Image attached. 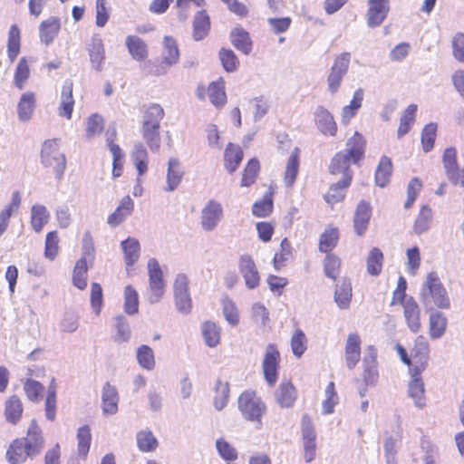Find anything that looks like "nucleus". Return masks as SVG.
Here are the masks:
<instances>
[{"label":"nucleus","mask_w":464,"mask_h":464,"mask_svg":"<svg viewBox=\"0 0 464 464\" xmlns=\"http://www.w3.org/2000/svg\"><path fill=\"white\" fill-rule=\"evenodd\" d=\"M225 168L233 173L243 160V151L239 146L228 143L224 152Z\"/></svg>","instance_id":"nucleus-36"},{"label":"nucleus","mask_w":464,"mask_h":464,"mask_svg":"<svg viewBox=\"0 0 464 464\" xmlns=\"http://www.w3.org/2000/svg\"><path fill=\"white\" fill-rule=\"evenodd\" d=\"M184 176L180 161L177 158H170L168 161L166 186L164 191L171 192L178 188Z\"/></svg>","instance_id":"nucleus-19"},{"label":"nucleus","mask_w":464,"mask_h":464,"mask_svg":"<svg viewBox=\"0 0 464 464\" xmlns=\"http://www.w3.org/2000/svg\"><path fill=\"white\" fill-rule=\"evenodd\" d=\"M314 121L319 131L325 136H335L337 124L333 114L324 106H317L314 111Z\"/></svg>","instance_id":"nucleus-16"},{"label":"nucleus","mask_w":464,"mask_h":464,"mask_svg":"<svg viewBox=\"0 0 464 464\" xmlns=\"http://www.w3.org/2000/svg\"><path fill=\"white\" fill-rule=\"evenodd\" d=\"M20 53V30L16 24L10 27L7 42V54L11 62H14Z\"/></svg>","instance_id":"nucleus-53"},{"label":"nucleus","mask_w":464,"mask_h":464,"mask_svg":"<svg viewBox=\"0 0 464 464\" xmlns=\"http://www.w3.org/2000/svg\"><path fill=\"white\" fill-rule=\"evenodd\" d=\"M179 51L177 42L170 36H165L163 40L162 62L172 66L179 62Z\"/></svg>","instance_id":"nucleus-38"},{"label":"nucleus","mask_w":464,"mask_h":464,"mask_svg":"<svg viewBox=\"0 0 464 464\" xmlns=\"http://www.w3.org/2000/svg\"><path fill=\"white\" fill-rule=\"evenodd\" d=\"M352 284L350 280L343 278L336 285L334 291V301L340 309H347L352 299Z\"/></svg>","instance_id":"nucleus-30"},{"label":"nucleus","mask_w":464,"mask_h":464,"mask_svg":"<svg viewBox=\"0 0 464 464\" xmlns=\"http://www.w3.org/2000/svg\"><path fill=\"white\" fill-rule=\"evenodd\" d=\"M164 117L163 108L157 103L150 104L144 110L142 116V126H160Z\"/></svg>","instance_id":"nucleus-41"},{"label":"nucleus","mask_w":464,"mask_h":464,"mask_svg":"<svg viewBox=\"0 0 464 464\" xmlns=\"http://www.w3.org/2000/svg\"><path fill=\"white\" fill-rule=\"evenodd\" d=\"M173 295L176 309L179 313L188 314L192 309L189 292V280L186 274H178L173 284Z\"/></svg>","instance_id":"nucleus-6"},{"label":"nucleus","mask_w":464,"mask_h":464,"mask_svg":"<svg viewBox=\"0 0 464 464\" xmlns=\"http://www.w3.org/2000/svg\"><path fill=\"white\" fill-rule=\"evenodd\" d=\"M299 155L300 150L298 148H295L287 160L284 182L288 188H291L296 179L299 170Z\"/></svg>","instance_id":"nucleus-28"},{"label":"nucleus","mask_w":464,"mask_h":464,"mask_svg":"<svg viewBox=\"0 0 464 464\" xmlns=\"http://www.w3.org/2000/svg\"><path fill=\"white\" fill-rule=\"evenodd\" d=\"M307 348V339L304 333L296 329L291 338V349L294 355L300 358Z\"/></svg>","instance_id":"nucleus-64"},{"label":"nucleus","mask_w":464,"mask_h":464,"mask_svg":"<svg viewBox=\"0 0 464 464\" xmlns=\"http://www.w3.org/2000/svg\"><path fill=\"white\" fill-rule=\"evenodd\" d=\"M50 212L46 207L35 204L31 208V225L35 233H40L43 227L49 222Z\"/></svg>","instance_id":"nucleus-35"},{"label":"nucleus","mask_w":464,"mask_h":464,"mask_svg":"<svg viewBox=\"0 0 464 464\" xmlns=\"http://www.w3.org/2000/svg\"><path fill=\"white\" fill-rule=\"evenodd\" d=\"M114 319L116 327V335L114 337V341L119 343L128 342L130 338L131 332L125 316L119 314L115 316Z\"/></svg>","instance_id":"nucleus-60"},{"label":"nucleus","mask_w":464,"mask_h":464,"mask_svg":"<svg viewBox=\"0 0 464 464\" xmlns=\"http://www.w3.org/2000/svg\"><path fill=\"white\" fill-rule=\"evenodd\" d=\"M77 451L81 458L85 459L90 450L92 434L88 425L80 427L77 430Z\"/></svg>","instance_id":"nucleus-48"},{"label":"nucleus","mask_w":464,"mask_h":464,"mask_svg":"<svg viewBox=\"0 0 464 464\" xmlns=\"http://www.w3.org/2000/svg\"><path fill=\"white\" fill-rule=\"evenodd\" d=\"M371 218V207L365 201H361L355 210L353 227L358 236H362Z\"/></svg>","instance_id":"nucleus-24"},{"label":"nucleus","mask_w":464,"mask_h":464,"mask_svg":"<svg viewBox=\"0 0 464 464\" xmlns=\"http://www.w3.org/2000/svg\"><path fill=\"white\" fill-rule=\"evenodd\" d=\"M238 409L247 420L262 425L261 418L266 412V405L262 400L252 392H245L238 398Z\"/></svg>","instance_id":"nucleus-4"},{"label":"nucleus","mask_w":464,"mask_h":464,"mask_svg":"<svg viewBox=\"0 0 464 464\" xmlns=\"http://www.w3.org/2000/svg\"><path fill=\"white\" fill-rule=\"evenodd\" d=\"M223 218V207L215 200H208L203 207L200 214V225L204 231H213Z\"/></svg>","instance_id":"nucleus-10"},{"label":"nucleus","mask_w":464,"mask_h":464,"mask_svg":"<svg viewBox=\"0 0 464 464\" xmlns=\"http://www.w3.org/2000/svg\"><path fill=\"white\" fill-rule=\"evenodd\" d=\"M72 86L73 84L71 80L64 81L62 88L60 105L58 108V114L68 120L72 118L74 106Z\"/></svg>","instance_id":"nucleus-21"},{"label":"nucleus","mask_w":464,"mask_h":464,"mask_svg":"<svg viewBox=\"0 0 464 464\" xmlns=\"http://www.w3.org/2000/svg\"><path fill=\"white\" fill-rule=\"evenodd\" d=\"M124 311L130 315L139 312V295L131 285H127L124 289Z\"/></svg>","instance_id":"nucleus-58"},{"label":"nucleus","mask_w":464,"mask_h":464,"mask_svg":"<svg viewBox=\"0 0 464 464\" xmlns=\"http://www.w3.org/2000/svg\"><path fill=\"white\" fill-rule=\"evenodd\" d=\"M41 161L45 167L53 169L57 179L62 178L66 167V159L60 151L56 140H48L44 142Z\"/></svg>","instance_id":"nucleus-5"},{"label":"nucleus","mask_w":464,"mask_h":464,"mask_svg":"<svg viewBox=\"0 0 464 464\" xmlns=\"http://www.w3.org/2000/svg\"><path fill=\"white\" fill-rule=\"evenodd\" d=\"M160 126H141V133L144 140L152 152H156L160 148Z\"/></svg>","instance_id":"nucleus-47"},{"label":"nucleus","mask_w":464,"mask_h":464,"mask_svg":"<svg viewBox=\"0 0 464 464\" xmlns=\"http://www.w3.org/2000/svg\"><path fill=\"white\" fill-rule=\"evenodd\" d=\"M417 111V105L411 104L403 111L401 117L400 126L397 130L398 137L401 138L409 132L411 124L415 120V113Z\"/></svg>","instance_id":"nucleus-57"},{"label":"nucleus","mask_w":464,"mask_h":464,"mask_svg":"<svg viewBox=\"0 0 464 464\" xmlns=\"http://www.w3.org/2000/svg\"><path fill=\"white\" fill-rule=\"evenodd\" d=\"M392 164L390 158L382 156L375 172V182L379 187H385L392 175Z\"/></svg>","instance_id":"nucleus-43"},{"label":"nucleus","mask_w":464,"mask_h":464,"mask_svg":"<svg viewBox=\"0 0 464 464\" xmlns=\"http://www.w3.org/2000/svg\"><path fill=\"white\" fill-rule=\"evenodd\" d=\"M90 64L95 72H102L105 63V48L102 39L99 35H93L87 44Z\"/></svg>","instance_id":"nucleus-15"},{"label":"nucleus","mask_w":464,"mask_h":464,"mask_svg":"<svg viewBox=\"0 0 464 464\" xmlns=\"http://www.w3.org/2000/svg\"><path fill=\"white\" fill-rule=\"evenodd\" d=\"M351 61V53L348 52L342 53L334 61L327 76V90L330 93L334 94L341 87L343 78L348 72Z\"/></svg>","instance_id":"nucleus-7"},{"label":"nucleus","mask_w":464,"mask_h":464,"mask_svg":"<svg viewBox=\"0 0 464 464\" xmlns=\"http://www.w3.org/2000/svg\"><path fill=\"white\" fill-rule=\"evenodd\" d=\"M351 184V178L348 175L346 179H341L338 182L333 184L327 194L324 196V199L328 203H336L341 201L345 196V189Z\"/></svg>","instance_id":"nucleus-42"},{"label":"nucleus","mask_w":464,"mask_h":464,"mask_svg":"<svg viewBox=\"0 0 464 464\" xmlns=\"http://www.w3.org/2000/svg\"><path fill=\"white\" fill-rule=\"evenodd\" d=\"M222 313L226 321L232 326H236L239 323V313L236 303L227 295L221 299Z\"/></svg>","instance_id":"nucleus-51"},{"label":"nucleus","mask_w":464,"mask_h":464,"mask_svg":"<svg viewBox=\"0 0 464 464\" xmlns=\"http://www.w3.org/2000/svg\"><path fill=\"white\" fill-rule=\"evenodd\" d=\"M133 208L132 199L129 196L124 197L115 211L108 217L107 223L112 227L119 226L131 214Z\"/></svg>","instance_id":"nucleus-22"},{"label":"nucleus","mask_w":464,"mask_h":464,"mask_svg":"<svg viewBox=\"0 0 464 464\" xmlns=\"http://www.w3.org/2000/svg\"><path fill=\"white\" fill-rule=\"evenodd\" d=\"M403 314L409 329L412 333H418L420 329V310L417 302L412 298H407L403 303Z\"/></svg>","instance_id":"nucleus-20"},{"label":"nucleus","mask_w":464,"mask_h":464,"mask_svg":"<svg viewBox=\"0 0 464 464\" xmlns=\"http://www.w3.org/2000/svg\"><path fill=\"white\" fill-rule=\"evenodd\" d=\"M210 29V19L205 10L198 11L193 20V38L196 41L204 39Z\"/></svg>","instance_id":"nucleus-29"},{"label":"nucleus","mask_w":464,"mask_h":464,"mask_svg":"<svg viewBox=\"0 0 464 464\" xmlns=\"http://www.w3.org/2000/svg\"><path fill=\"white\" fill-rule=\"evenodd\" d=\"M361 337L357 333L348 335L344 347V359L349 370L354 369L361 359Z\"/></svg>","instance_id":"nucleus-17"},{"label":"nucleus","mask_w":464,"mask_h":464,"mask_svg":"<svg viewBox=\"0 0 464 464\" xmlns=\"http://www.w3.org/2000/svg\"><path fill=\"white\" fill-rule=\"evenodd\" d=\"M408 394L412 399L417 408H424L426 405V398L423 379H411L408 383Z\"/></svg>","instance_id":"nucleus-32"},{"label":"nucleus","mask_w":464,"mask_h":464,"mask_svg":"<svg viewBox=\"0 0 464 464\" xmlns=\"http://www.w3.org/2000/svg\"><path fill=\"white\" fill-rule=\"evenodd\" d=\"M127 266H131L140 257V243L134 237H128L121 244Z\"/></svg>","instance_id":"nucleus-40"},{"label":"nucleus","mask_w":464,"mask_h":464,"mask_svg":"<svg viewBox=\"0 0 464 464\" xmlns=\"http://www.w3.org/2000/svg\"><path fill=\"white\" fill-rule=\"evenodd\" d=\"M44 446V438L41 430L36 425L35 420H32L27 436L24 439L15 440L9 446L6 451V459L10 464H19L26 459L38 454Z\"/></svg>","instance_id":"nucleus-2"},{"label":"nucleus","mask_w":464,"mask_h":464,"mask_svg":"<svg viewBox=\"0 0 464 464\" xmlns=\"http://www.w3.org/2000/svg\"><path fill=\"white\" fill-rule=\"evenodd\" d=\"M30 76V68L25 57H22L18 64L16 66L14 76V84L19 90L24 89L26 81Z\"/></svg>","instance_id":"nucleus-59"},{"label":"nucleus","mask_w":464,"mask_h":464,"mask_svg":"<svg viewBox=\"0 0 464 464\" xmlns=\"http://www.w3.org/2000/svg\"><path fill=\"white\" fill-rule=\"evenodd\" d=\"M339 239L338 230L335 227H328L320 237L319 250L328 253L335 247Z\"/></svg>","instance_id":"nucleus-49"},{"label":"nucleus","mask_w":464,"mask_h":464,"mask_svg":"<svg viewBox=\"0 0 464 464\" xmlns=\"http://www.w3.org/2000/svg\"><path fill=\"white\" fill-rule=\"evenodd\" d=\"M104 129V120L98 113L92 114L87 119L86 139L92 140L95 136L102 134Z\"/></svg>","instance_id":"nucleus-63"},{"label":"nucleus","mask_w":464,"mask_h":464,"mask_svg":"<svg viewBox=\"0 0 464 464\" xmlns=\"http://www.w3.org/2000/svg\"><path fill=\"white\" fill-rule=\"evenodd\" d=\"M208 98L210 102L219 108L225 105L227 102V95L225 92V85L223 81L213 82L209 84Z\"/></svg>","instance_id":"nucleus-46"},{"label":"nucleus","mask_w":464,"mask_h":464,"mask_svg":"<svg viewBox=\"0 0 464 464\" xmlns=\"http://www.w3.org/2000/svg\"><path fill=\"white\" fill-rule=\"evenodd\" d=\"M148 273L150 289L149 302L150 304H155L162 297L165 285L163 273L157 259L150 258L148 261Z\"/></svg>","instance_id":"nucleus-8"},{"label":"nucleus","mask_w":464,"mask_h":464,"mask_svg":"<svg viewBox=\"0 0 464 464\" xmlns=\"http://www.w3.org/2000/svg\"><path fill=\"white\" fill-rule=\"evenodd\" d=\"M274 397L281 408H291L296 401L297 392L291 382L283 381L275 391Z\"/></svg>","instance_id":"nucleus-18"},{"label":"nucleus","mask_w":464,"mask_h":464,"mask_svg":"<svg viewBox=\"0 0 464 464\" xmlns=\"http://www.w3.org/2000/svg\"><path fill=\"white\" fill-rule=\"evenodd\" d=\"M362 378L366 386H375L379 380L377 351L372 345L366 348V354L362 359Z\"/></svg>","instance_id":"nucleus-13"},{"label":"nucleus","mask_w":464,"mask_h":464,"mask_svg":"<svg viewBox=\"0 0 464 464\" xmlns=\"http://www.w3.org/2000/svg\"><path fill=\"white\" fill-rule=\"evenodd\" d=\"M389 11L390 5L368 4L367 25L372 28L379 26L386 19Z\"/></svg>","instance_id":"nucleus-26"},{"label":"nucleus","mask_w":464,"mask_h":464,"mask_svg":"<svg viewBox=\"0 0 464 464\" xmlns=\"http://www.w3.org/2000/svg\"><path fill=\"white\" fill-rule=\"evenodd\" d=\"M303 446H304V458L305 462L309 463L315 458V432L311 418L308 415H304L301 423Z\"/></svg>","instance_id":"nucleus-12"},{"label":"nucleus","mask_w":464,"mask_h":464,"mask_svg":"<svg viewBox=\"0 0 464 464\" xmlns=\"http://www.w3.org/2000/svg\"><path fill=\"white\" fill-rule=\"evenodd\" d=\"M420 300L427 310H432L433 305L441 309L450 308V302L447 290L436 272L427 275L421 286Z\"/></svg>","instance_id":"nucleus-3"},{"label":"nucleus","mask_w":464,"mask_h":464,"mask_svg":"<svg viewBox=\"0 0 464 464\" xmlns=\"http://www.w3.org/2000/svg\"><path fill=\"white\" fill-rule=\"evenodd\" d=\"M102 411L103 413L113 415L118 411L119 394L115 386L106 382L102 388Z\"/></svg>","instance_id":"nucleus-23"},{"label":"nucleus","mask_w":464,"mask_h":464,"mask_svg":"<svg viewBox=\"0 0 464 464\" xmlns=\"http://www.w3.org/2000/svg\"><path fill=\"white\" fill-rule=\"evenodd\" d=\"M363 100L362 89H358L354 92L350 104L342 109L341 121L343 124L347 125L350 121L356 115L358 110L362 107Z\"/></svg>","instance_id":"nucleus-31"},{"label":"nucleus","mask_w":464,"mask_h":464,"mask_svg":"<svg viewBox=\"0 0 464 464\" xmlns=\"http://www.w3.org/2000/svg\"><path fill=\"white\" fill-rule=\"evenodd\" d=\"M292 257V246L287 238H284L280 244V252L276 253L273 264L276 270L285 266V263Z\"/></svg>","instance_id":"nucleus-61"},{"label":"nucleus","mask_w":464,"mask_h":464,"mask_svg":"<svg viewBox=\"0 0 464 464\" xmlns=\"http://www.w3.org/2000/svg\"><path fill=\"white\" fill-rule=\"evenodd\" d=\"M280 353L276 346L270 343L266 346L262 368L265 380L269 386H274L278 378V366H279Z\"/></svg>","instance_id":"nucleus-9"},{"label":"nucleus","mask_w":464,"mask_h":464,"mask_svg":"<svg viewBox=\"0 0 464 464\" xmlns=\"http://www.w3.org/2000/svg\"><path fill=\"white\" fill-rule=\"evenodd\" d=\"M202 335L209 347H215L220 341V328L213 322H205L202 325Z\"/></svg>","instance_id":"nucleus-55"},{"label":"nucleus","mask_w":464,"mask_h":464,"mask_svg":"<svg viewBox=\"0 0 464 464\" xmlns=\"http://www.w3.org/2000/svg\"><path fill=\"white\" fill-rule=\"evenodd\" d=\"M232 44L245 54L250 53L252 42L249 34L241 27H236L230 34Z\"/></svg>","instance_id":"nucleus-33"},{"label":"nucleus","mask_w":464,"mask_h":464,"mask_svg":"<svg viewBox=\"0 0 464 464\" xmlns=\"http://www.w3.org/2000/svg\"><path fill=\"white\" fill-rule=\"evenodd\" d=\"M131 160L138 171L139 176H142L148 170L149 154L145 146L141 142L134 145L131 152Z\"/></svg>","instance_id":"nucleus-37"},{"label":"nucleus","mask_w":464,"mask_h":464,"mask_svg":"<svg viewBox=\"0 0 464 464\" xmlns=\"http://www.w3.org/2000/svg\"><path fill=\"white\" fill-rule=\"evenodd\" d=\"M23 404L21 400L16 396H12L5 402V414L8 421L16 423L22 415Z\"/></svg>","instance_id":"nucleus-54"},{"label":"nucleus","mask_w":464,"mask_h":464,"mask_svg":"<svg viewBox=\"0 0 464 464\" xmlns=\"http://www.w3.org/2000/svg\"><path fill=\"white\" fill-rule=\"evenodd\" d=\"M446 316L438 311H434L430 314V336L431 339L440 338L447 329Z\"/></svg>","instance_id":"nucleus-39"},{"label":"nucleus","mask_w":464,"mask_h":464,"mask_svg":"<svg viewBox=\"0 0 464 464\" xmlns=\"http://www.w3.org/2000/svg\"><path fill=\"white\" fill-rule=\"evenodd\" d=\"M238 268L248 289H255L259 285L260 275L250 255L245 254L239 257Z\"/></svg>","instance_id":"nucleus-14"},{"label":"nucleus","mask_w":464,"mask_h":464,"mask_svg":"<svg viewBox=\"0 0 464 464\" xmlns=\"http://www.w3.org/2000/svg\"><path fill=\"white\" fill-rule=\"evenodd\" d=\"M432 220V210L428 206H422L413 226L415 234L420 235L429 230Z\"/></svg>","instance_id":"nucleus-50"},{"label":"nucleus","mask_w":464,"mask_h":464,"mask_svg":"<svg viewBox=\"0 0 464 464\" xmlns=\"http://www.w3.org/2000/svg\"><path fill=\"white\" fill-rule=\"evenodd\" d=\"M383 254L378 247H372L366 258V267L369 275L376 276L382 268Z\"/></svg>","instance_id":"nucleus-45"},{"label":"nucleus","mask_w":464,"mask_h":464,"mask_svg":"<svg viewBox=\"0 0 464 464\" xmlns=\"http://www.w3.org/2000/svg\"><path fill=\"white\" fill-rule=\"evenodd\" d=\"M35 94L32 92H24L17 104V116L21 121H28L35 109Z\"/></svg>","instance_id":"nucleus-25"},{"label":"nucleus","mask_w":464,"mask_h":464,"mask_svg":"<svg viewBox=\"0 0 464 464\" xmlns=\"http://www.w3.org/2000/svg\"><path fill=\"white\" fill-rule=\"evenodd\" d=\"M125 44L130 56L134 60L143 61L148 57V46L141 38L135 35H128L125 40Z\"/></svg>","instance_id":"nucleus-27"},{"label":"nucleus","mask_w":464,"mask_h":464,"mask_svg":"<svg viewBox=\"0 0 464 464\" xmlns=\"http://www.w3.org/2000/svg\"><path fill=\"white\" fill-rule=\"evenodd\" d=\"M137 446L142 452H151L159 445L158 440L150 430H142L136 434Z\"/></svg>","instance_id":"nucleus-44"},{"label":"nucleus","mask_w":464,"mask_h":464,"mask_svg":"<svg viewBox=\"0 0 464 464\" xmlns=\"http://www.w3.org/2000/svg\"><path fill=\"white\" fill-rule=\"evenodd\" d=\"M137 361L142 368L149 371L152 370L155 367V358L152 349L145 344L138 347Z\"/></svg>","instance_id":"nucleus-62"},{"label":"nucleus","mask_w":464,"mask_h":464,"mask_svg":"<svg viewBox=\"0 0 464 464\" xmlns=\"http://www.w3.org/2000/svg\"><path fill=\"white\" fill-rule=\"evenodd\" d=\"M61 24L56 17L43 21L40 24V38L44 44H50L59 33Z\"/></svg>","instance_id":"nucleus-34"},{"label":"nucleus","mask_w":464,"mask_h":464,"mask_svg":"<svg viewBox=\"0 0 464 464\" xmlns=\"http://www.w3.org/2000/svg\"><path fill=\"white\" fill-rule=\"evenodd\" d=\"M215 397H214V406L218 411L223 410L227 401L229 396V386L226 382H222L218 380L215 384Z\"/></svg>","instance_id":"nucleus-56"},{"label":"nucleus","mask_w":464,"mask_h":464,"mask_svg":"<svg viewBox=\"0 0 464 464\" xmlns=\"http://www.w3.org/2000/svg\"><path fill=\"white\" fill-rule=\"evenodd\" d=\"M90 263L84 260H78L75 264L72 274V284L80 290H83L87 286V272Z\"/></svg>","instance_id":"nucleus-52"},{"label":"nucleus","mask_w":464,"mask_h":464,"mask_svg":"<svg viewBox=\"0 0 464 464\" xmlns=\"http://www.w3.org/2000/svg\"><path fill=\"white\" fill-rule=\"evenodd\" d=\"M442 163L450 181L454 185L460 184L464 188V169L459 168L455 148L449 147L444 150Z\"/></svg>","instance_id":"nucleus-11"},{"label":"nucleus","mask_w":464,"mask_h":464,"mask_svg":"<svg viewBox=\"0 0 464 464\" xmlns=\"http://www.w3.org/2000/svg\"><path fill=\"white\" fill-rule=\"evenodd\" d=\"M365 140L362 134L354 132L346 142V150L337 152L332 159L329 171L333 175H343L346 179L348 174L353 179V172L350 169L351 163L359 162L364 154Z\"/></svg>","instance_id":"nucleus-1"}]
</instances>
